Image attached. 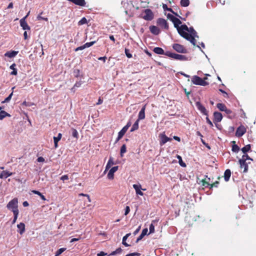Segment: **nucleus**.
Here are the masks:
<instances>
[{"label":"nucleus","instance_id":"ea45409f","mask_svg":"<svg viewBox=\"0 0 256 256\" xmlns=\"http://www.w3.org/2000/svg\"><path fill=\"white\" fill-rule=\"evenodd\" d=\"M126 146L125 144L122 145L120 148L121 156H123V154L126 152Z\"/></svg>","mask_w":256,"mask_h":256},{"label":"nucleus","instance_id":"680f3d73","mask_svg":"<svg viewBox=\"0 0 256 256\" xmlns=\"http://www.w3.org/2000/svg\"><path fill=\"white\" fill-rule=\"evenodd\" d=\"M218 184V182H216L214 183L213 184H210V188H212L213 186H217V185Z\"/></svg>","mask_w":256,"mask_h":256},{"label":"nucleus","instance_id":"c85d7f7f","mask_svg":"<svg viewBox=\"0 0 256 256\" xmlns=\"http://www.w3.org/2000/svg\"><path fill=\"white\" fill-rule=\"evenodd\" d=\"M130 235V233L127 234L126 236H124L122 238V244L126 246H128L129 244H128L126 242V240H127V238Z\"/></svg>","mask_w":256,"mask_h":256},{"label":"nucleus","instance_id":"a19ab883","mask_svg":"<svg viewBox=\"0 0 256 256\" xmlns=\"http://www.w3.org/2000/svg\"><path fill=\"white\" fill-rule=\"evenodd\" d=\"M177 158L179 160V163H180V164L183 166V167H186V164H185L184 162L182 160V157L180 156H177Z\"/></svg>","mask_w":256,"mask_h":256},{"label":"nucleus","instance_id":"20e7f679","mask_svg":"<svg viewBox=\"0 0 256 256\" xmlns=\"http://www.w3.org/2000/svg\"><path fill=\"white\" fill-rule=\"evenodd\" d=\"M166 54L170 58H172L174 59L180 60H186V57L182 54L172 53L170 52H167Z\"/></svg>","mask_w":256,"mask_h":256},{"label":"nucleus","instance_id":"4468645a","mask_svg":"<svg viewBox=\"0 0 256 256\" xmlns=\"http://www.w3.org/2000/svg\"><path fill=\"white\" fill-rule=\"evenodd\" d=\"M214 122H220L222 118V114L219 112H214Z\"/></svg>","mask_w":256,"mask_h":256},{"label":"nucleus","instance_id":"09e8293b","mask_svg":"<svg viewBox=\"0 0 256 256\" xmlns=\"http://www.w3.org/2000/svg\"><path fill=\"white\" fill-rule=\"evenodd\" d=\"M37 19L38 20H44L45 21H48V19L47 18H44L42 16H41L40 15H38V16H37Z\"/></svg>","mask_w":256,"mask_h":256},{"label":"nucleus","instance_id":"2f4dec72","mask_svg":"<svg viewBox=\"0 0 256 256\" xmlns=\"http://www.w3.org/2000/svg\"><path fill=\"white\" fill-rule=\"evenodd\" d=\"M145 118V112L143 110H140L138 114V121L140 120H144Z\"/></svg>","mask_w":256,"mask_h":256},{"label":"nucleus","instance_id":"2eb2a0df","mask_svg":"<svg viewBox=\"0 0 256 256\" xmlns=\"http://www.w3.org/2000/svg\"><path fill=\"white\" fill-rule=\"evenodd\" d=\"M158 24L161 26L162 28H164L166 29L168 28V25L166 20L163 18H159L158 20Z\"/></svg>","mask_w":256,"mask_h":256},{"label":"nucleus","instance_id":"473e14b6","mask_svg":"<svg viewBox=\"0 0 256 256\" xmlns=\"http://www.w3.org/2000/svg\"><path fill=\"white\" fill-rule=\"evenodd\" d=\"M32 192L34 194L38 195V196H40L42 200H46L45 196L44 195H42V194L40 193V192L36 190H32Z\"/></svg>","mask_w":256,"mask_h":256},{"label":"nucleus","instance_id":"37998d69","mask_svg":"<svg viewBox=\"0 0 256 256\" xmlns=\"http://www.w3.org/2000/svg\"><path fill=\"white\" fill-rule=\"evenodd\" d=\"M62 136V134L60 133H59L57 136L54 137V140L58 142L60 140Z\"/></svg>","mask_w":256,"mask_h":256},{"label":"nucleus","instance_id":"7ed1b4c3","mask_svg":"<svg viewBox=\"0 0 256 256\" xmlns=\"http://www.w3.org/2000/svg\"><path fill=\"white\" fill-rule=\"evenodd\" d=\"M192 82L194 84L197 85L205 86L208 84V82L196 76H194L192 78Z\"/></svg>","mask_w":256,"mask_h":256},{"label":"nucleus","instance_id":"f704fd0d","mask_svg":"<svg viewBox=\"0 0 256 256\" xmlns=\"http://www.w3.org/2000/svg\"><path fill=\"white\" fill-rule=\"evenodd\" d=\"M71 132H72V136H74V138H78V134L77 130L76 129L73 128H72Z\"/></svg>","mask_w":256,"mask_h":256},{"label":"nucleus","instance_id":"0e129e2a","mask_svg":"<svg viewBox=\"0 0 256 256\" xmlns=\"http://www.w3.org/2000/svg\"><path fill=\"white\" fill-rule=\"evenodd\" d=\"M98 59L99 60H103L104 62L106 59V56L100 57Z\"/></svg>","mask_w":256,"mask_h":256},{"label":"nucleus","instance_id":"338daca9","mask_svg":"<svg viewBox=\"0 0 256 256\" xmlns=\"http://www.w3.org/2000/svg\"><path fill=\"white\" fill-rule=\"evenodd\" d=\"M174 138L175 140H177V141H178V142H180V137H178V136H174Z\"/></svg>","mask_w":256,"mask_h":256},{"label":"nucleus","instance_id":"6ab92c4d","mask_svg":"<svg viewBox=\"0 0 256 256\" xmlns=\"http://www.w3.org/2000/svg\"><path fill=\"white\" fill-rule=\"evenodd\" d=\"M20 234H22L25 231V225L23 222H20L17 225Z\"/></svg>","mask_w":256,"mask_h":256},{"label":"nucleus","instance_id":"4d7b16f0","mask_svg":"<svg viewBox=\"0 0 256 256\" xmlns=\"http://www.w3.org/2000/svg\"><path fill=\"white\" fill-rule=\"evenodd\" d=\"M206 122L211 126H213V124H212V122L208 118V117H206Z\"/></svg>","mask_w":256,"mask_h":256},{"label":"nucleus","instance_id":"a211bd4d","mask_svg":"<svg viewBox=\"0 0 256 256\" xmlns=\"http://www.w3.org/2000/svg\"><path fill=\"white\" fill-rule=\"evenodd\" d=\"M150 30L152 34L156 35L158 34L160 32L159 28L158 27L154 26H150Z\"/></svg>","mask_w":256,"mask_h":256},{"label":"nucleus","instance_id":"58836bf2","mask_svg":"<svg viewBox=\"0 0 256 256\" xmlns=\"http://www.w3.org/2000/svg\"><path fill=\"white\" fill-rule=\"evenodd\" d=\"M66 250V248H60L56 251L55 256H59L61 254L65 251Z\"/></svg>","mask_w":256,"mask_h":256},{"label":"nucleus","instance_id":"5fc2aeb1","mask_svg":"<svg viewBox=\"0 0 256 256\" xmlns=\"http://www.w3.org/2000/svg\"><path fill=\"white\" fill-rule=\"evenodd\" d=\"M244 161L246 162V160H252L250 158L247 154H246V155H244L242 156V158H244Z\"/></svg>","mask_w":256,"mask_h":256},{"label":"nucleus","instance_id":"69168bd1","mask_svg":"<svg viewBox=\"0 0 256 256\" xmlns=\"http://www.w3.org/2000/svg\"><path fill=\"white\" fill-rule=\"evenodd\" d=\"M136 255H138V253H132V254H126L125 256H136Z\"/></svg>","mask_w":256,"mask_h":256},{"label":"nucleus","instance_id":"052dcab7","mask_svg":"<svg viewBox=\"0 0 256 256\" xmlns=\"http://www.w3.org/2000/svg\"><path fill=\"white\" fill-rule=\"evenodd\" d=\"M44 159L42 157H39L38 158V162H44Z\"/></svg>","mask_w":256,"mask_h":256},{"label":"nucleus","instance_id":"5701e85b","mask_svg":"<svg viewBox=\"0 0 256 256\" xmlns=\"http://www.w3.org/2000/svg\"><path fill=\"white\" fill-rule=\"evenodd\" d=\"M230 176H231L230 170H228V169L226 170L225 171L224 174V180L226 182L228 181L229 180H230Z\"/></svg>","mask_w":256,"mask_h":256},{"label":"nucleus","instance_id":"8fccbe9b","mask_svg":"<svg viewBox=\"0 0 256 256\" xmlns=\"http://www.w3.org/2000/svg\"><path fill=\"white\" fill-rule=\"evenodd\" d=\"M60 179L61 180H62V181H64L66 180H68V175H64L62 176L60 178Z\"/></svg>","mask_w":256,"mask_h":256},{"label":"nucleus","instance_id":"774afa93","mask_svg":"<svg viewBox=\"0 0 256 256\" xmlns=\"http://www.w3.org/2000/svg\"><path fill=\"white\" fill-rule=\"evenodd\" d=\"M29 204L28 202L25 201L23 202V206L25 207L28 206Z\"/></svg>","mask_w":256,"mask_h":256},{"label":"nucleus","instance_id":"6e6d98bb","mask_svg":"<svg viewBox=\"0 0 256 256\" xmlns=\"http://www.w3.org/2000/svg\"><path fill=\"white\" fill-rule=\"evenodd\" d=\"M107 254H108L107 253H106L103 252H100L98 254L97 256H106Z\"/></svg>","mask_w":256,"mask_h":256},{"label":"nucleus","instance_id":"c756f323","mask_svg":"<svg viewBox=\"0 0 256 256\" xmlns=\"http://www.w3.org/2000/svg\"><path fill=\"white\" fill-rule=\"evenodd\" d=\"M138 120H137L133 124L132 128H131L130 132H134L138 128Z\"/></svg>","mask_w":256,"mask_h":256},{"label":"nucleus","instance_id":"6e6552de","mask_svg":"<svg viewBox=\"0 0 256 256\" xmlns=\"http://www.w3.org/2000/svg\"><path fill=\"white\" fill-rule=\"evenodd\" d=\"M133 188L136 190V194L138 195L143 196L144 193L142 192V190H146V189H142L140 184H133Z\"/></svg>","mask_w":256,"mask_h":256},{"label":"nucleus","instance_id":"ddd939ff","mask_svg":"<svg viewBox=\"0 0 256 256\" xmlns=\"http://www.w3.org/2000/svg\"><path fill=\"white\" fill-rule=\"evenodd\" d=\"M20 26L24 30H30V27L28 24L27 22H26V20H24V18H22L20 20Z\"/></svg>","mask_w":256,"mask_h":256},{"label":"nucleus","instance_id":"603ef678","mask_svg":"<svg viewBox=\"0 0 256 256\" xmlns=\"http://www.w3.org/2000/svg\"><path fill=\"white\" fill-rule=\"evenodd\" d=\"M148 230L147 228H144L142 230V235L145 236L147 234H148Z\"/></svg>","mask_w":256,"mask_h":256},{"label":"nucleus","instance_id":"f03ea898","mask_svg":"<svg viewBox=\"0 0 256 256\" xmlns=\"http://www.w3.org/2000/svg\"><path fill=\"white\" fill-rule=\"evenodd\" d=\"M6 208L12 210L13 213L19 212L18 210V200L17 198H14L8 202Z\"/></svg>","mask_w":256,"mask_h":256},{"label":"nucleus","instance_id":"412c9836","mask_svg":"<svg viewBox=\"0 0 256 256\" xmlns=\"http://www.w3.org/2000/svg\"><path fill=\"white\" fill-rule=\"evenodd\" d=\"M12 172H10L8 171H6V170L3 171L0 174V178H6L8 177L12 176Z\"/></svg>","mask_w":256,"mask_h":256},{"label":"nucleus","instance_id":"7c9ffc66","mask_svg":"<svg viewBox=\"0 0 256 256\" xmlns=\"http://www.w3.org/2000/svg\"><path fill=\"white\" fill-rule=\"evenodd\" d=\"M217 108L220 110L224 111L226 110V106L222 103H218L217 104Z\"/></svg>","mask_w":256,"mask_h":256},{"label":"nucleus","instance_id":"de8ad7c7","mask_svg":"<svg viewBox=\"0 0 256 256\" xmlns=\"http://www.w3.org/2000/svg\"><path fill=\"white\" fill-rule=\"evenodd\" d=\"M33 104H32V103H29L26 101L24 102L22 104V106H30Z\"/></svg>","mask_w":256,"mask_h":256},{"label":"nucleus","instance_id":"864d4df0","mask_svg":"<svg viewBox=\"0 0 256 256\" xmlns=\"http://www.w3.org/2000/svg\"><path fill=\"white\" fill-rule=\"evenodd\" d=\"M162 7H163V8H164V10H168V11H170V12H172V8H168L167 7V6H166V4H163Z\"/></svg>","mask_w":256,"mask_h":256},{"label":"nucleus","instance_id":"4c0bfd02","mask_svg":"<svg viewBox=\"0 0 256 256\" xmlns=\"http://www.w3.org/2000/svg\"><path fill=\"white\" fill-rule=\"evenodd\" d=\"M88 23L87 20L85 18H82L78 22V25H83Z\"/></svg>","mask_w":256,"mask_h":256},{"label":"nucleus","instance_id":"bf43d9fd","mask_svg":"<svg viewBox=\"0 0 256 256\" xmlns=\"http://www.w3.org/2000/svg\"><path fill=\"white\" fill-rule=\"evenodd\" d=\"M140 228H141L140 226H139L137 228V229L134 232V235H136L139 232L140 230Z\"/></svg>","mask_w":256,"mask_h":256},{"label":"nucleus","instance_id":"79ce46f5","mask_svg":"<svg viewBox=\"0 0 256 256\" xmlns=\"http://www.w3.org/2000/svg\"><path fill=\"white\" fill-rule=\"evenodd\" d=\"M14 219L12 222V224H14L17 220L19 212H14Z\"/></svg>","mask_w":256,"mask_h":256},{"label":"nucleus","instance_id":"9b49d317","mask_svg":"<svg viewBox=\"0 0 256 256\" xmlns=\"http://www.w3.org/2000/svg\"><path fill=\"white\" fill-rule=\"evenodd\" d=\"M118 170V166H116L112 168L109 171L108 174V179L112 180L114 177V173Z\"/></svg>","mask_w":256,"mask_h":256},{"label":"nucleus","instance_id":"9d476101","mask_svg":"<svg viewBox=\"0 0 256 256\" xmlns=\"http://www.w3.org/2000/svg\"><path fill=\"white\" fill-rule=\"evenodd\" d=\"M246 132V128L243 126H240L236 131V136L238 137L242 136Z\"/></svg>","mask_w":256,"mask_h":256},{"label":"nucleus","instance_id":"423d86ee","mask_svg":"<svg viewBox=\"0 0 256 256\" xmlns=\"http://www.w3.org/2000/svg\"><path fill=\"white\" fill-rule=\"evenodd\" d=\"M159 136L160 138V144L161 146L164 144L172 140V138H168L164 133L160 134Z\"/></svg>","mask_w":256,"mask_h":256},{"label":"nucleus","instance_id":"f8f14e48","mask_svg":"<svg viewBox=\"0 0 256 256\" xmlns=\"http://www.w3.org/2000/svg\"><path fill=\"white\" fill-rule=\"evenodd\" d=\"M94 43H95V42H86L84 44L83 46H79V47L77 48H76L75 51L76 52V51H78V50H84V49L86 48H89V47L92 46Z\"/></svg>","mask_w":256,"mask_h":256},{"label":"nucleus","instance_id":"c9c22d12","mask_svg":"<svg viewBox=\"0 0 256 256\" xmlns=\"http://www.w3.org/2000/svg\"><path fill=\"white\" fill-rule=\"evenodd\" d=\"M190 4L189 0H181L180 4L182 6H188Z\"/></svg>","mask_w":256,"mask_h":256},{"label":"nucleus","instance_id":"f257e3e1","mask_svg":"<svg viewBox=\"0 0 256 256\" xmlns=\"http://www.w3.org/2000/svg\"><path fill=\"white\" fill-rule=\"evenodd\" d=\"M168 18L172 22L179 34L195 46L196 43L195 38H198V36L193 28H188L185 24L180 26L182 24L180 20L172 14H168Z\"/></svg>","mask_w":256,"mask_h":256},{"label":"nucleus","instance_id":"0eeeda50","mask_svg":"<svg viewBox=\"0 0 256 256\" xmlns=\"http://www.w3.org/2000/svg\"><path fill=\"white\" fill-rule=\"evenodd\" d=\"M173 48L176 52L180 53H186V50L184 47L180 44H176L172 46Z\"/></svg>","mask_w":256,"mask_h":256},{"label":"nucleus","instance_id":"3c124183","mask_svg":"<svg viewBox=\"0 0 256 256\" xmlns=\"http://www.w3.org/2000/svg\"><path fill=\"white\" fill-rule=\"evenodd\" d=\"M130 212V208L128 206H126L125 208L124 215L126 216Z\"/></svg>","mask_w":256,"mask_h":256},{"label":"nucleus","instance_id":"1a4fd4ad","mask_svg":"<svg viewBox=\"0 0 256 256\" xmlns=\"http://www.w3.org/2000/svg\"><path fill=\"white\" fill-rule=\"evenodd\" d=\"M240 167L242 169L244 168L243 172H246L248 171V166L246 161H244V157L242 158L239 160Z\"/></svg>","mask_w":256,"mask_h":256},{"label":"nucleus","instance_id":"393cba45","mask_svg":"<svg viewBox=\"0 0 256 256\" xmlns=\"http://www.w3.org/2000/svg\"><path fill=\"white\" fill-rule=\"evenodd\" d=\"M16 66V64H13L10 66V68L12 70V72H10L11 75L16 76L17 74V70Z\"/></svg>","mask_w":256,"mask_h":256},{"label":"nucleus","instance_id":"39448f33","mask_svg":"<svg viewBox=\"0 0 256 256\" xmlns=\"http://www.w3.org/2000/svg\"><path fill=\"white\" fill-rule=\"evenodd\" d=\"M144 15L142 16V18L146 20H150L153 18V13L150 9H146L144 12Z\"/></svg>","mask_w":256,"mask_h":256},{"label":"nucleus","instance_id":"e2e57ef3","mask_svg":"<svg viewBox=\"0 0 256 256\" xmlns=\"http://www.w3.org/2000/svg\"><path fill=\"white\" fill-rule=\"evenodd\" d=\"M131 124L130 122H128L126 126H124V128H126V130H128V128L130 126Z\"/></svg>","mask_w":256,"mask_h":256},{"label":"nucleus","instance_id":"c03bdc74","mask_svg":"<svg viewBox=\"0 0 256 256\" xmlns=\"http://www.w3.org/2000/svg\"><path fill=\"white\" fill-rule=\"evenodd\" d=\"M13 94V92H12L8 97H7L4 101L2 102V103H5L8 102L12 98V96Z\"/></svg>","mask_w":256,"mask_h":256},{"label":"nucleus","instance_id":"72a5a7b5","mask_svg":"<svg viewBox=\"0 0 256 256\" xmlns=\"http://www.w3.org/2000/svg\"><path fill=\"white\" fill-rule=\"evenodd\" d=\"M250 149V145L247 144L244 148H242V151L244 154H246L248 151H249Z\"/></svg>","mask_w":256,"mask_h":256},{"label":"nucleus","instance_id":"a878e982","mask_svg":"<svg viewBox=\"0 0 256 256\" xmlns=\"http://www.w3.org/2000/svg\"><path fill=\"white\" fill-rule=\"evenodd\" d=\"M157 222L156 220H154L152 221V224L150 226V232L149 234H153L154 232V224Z\"/></svg>","mask_w":256,"mask_h":256},{"label":"nucleus","instance_id":"bb28decb","mask_svg":"<svg viewBox=\"0 0 256 256\" xmlns=\"http://www.w3.org/2000/svg\"><path fill=\"white\" fill-rule=\"evenodd\" d=\"M154 52L156 54H164V50H163V49L162 48H159V47H156V48H154Z\"/></svg>","mask_w":256,"mask_h":256},{"label":"nucleus","instance_id":"f3484780","mask_svg":"<svg viewBox=\"0 0 256 256\" xmlns=\"http://www.w3.org/2000/svg\"><path fill=\"white\" fill-rule=\"evenodd\" d=\"M18 54V51H14V50L8 51V52H6V53H5L4 56L10 58H12L15 57Z\"/></svg>","mask_w":256,"mask_h":256},{"label":"nucleus","instance_id":"13d9d810","mask_svg":"<svg viewBox=\"0 0 256 256\" xmlns=\"http://www.w3.org/2000/svg\"><path fill=\"white\" fill-rule=\"evenodd\" d=\"M144 236L142 235V234L141 233L140 236L136 240V242H138L140 240L143 238Z\"/></svg>","mask_w":256,"mask_h":256},{"label":"nucleus","instance_id":"b1692460","mask_svg":"<svg viewBox=\"0 0 256 256\" xmlns=\"http://www.w3.org/2000/svg\"><path fill=\"white\" fill-rule=\"evenodd\" d=\"M210 178H206L204 180H202L201 182L202 183V186L204 187H210Z\"/></svg>","mask_w":256,"mask_h":256},{"label":"nucleus","instance_id":"4be33fe9","mask_svg":"<svg viewBox=\"0 0 256 256\" xmlns=\"http://www.w3.org/2000/svg\"><path fill=\"white\" fill-rule=\"evenodd\" d=\"M127 131V130H126V128H123L122 130L118 132V136L116 139V142H118L120 139L122 138V137L124 136V135L125 134L126 132Z\"/></svg>","mask_w":256,"mask_h":256},{"label":"nucleus","instance_id":"a18cd8bd","mask_svg":"<svg viewBox=\"0 0 256 256\" xmlns=\"http://www.w3.org/2000/svg\"><path fill=\"white\" fill-rule=\"evenodd\" d=\"M125 54L128 58H131L132 57V54L130 53L128 49L125 48Z\"/></svg>","mask_w":256,"mask_h":256},{"label":"nucleus","instance_id":"dca6fc26","mask_svg":"<svg viewBox=\"0 0 256 256\" xmlns=\"http://www.w3.org/2000/svg\"><path fill=\"white\" fill-rule=\"evenodd\" d=\"M196 106L198 110H200L201 112H202L205 115L208 114V112L206 109L200 102H197L196 103Z\"/></svg>","mask_w":256,"mask_h":256},{"label":"nucleus","instance_id":"aec40b11","mask_svg":"<svg viewBox=\"0 0 256 256\" xmlns=\"http://www.w3.org/2000/svg\"><path fill=\"white\" fill-rule=\"evenodd\" d=\"M114 159L112 157H110L109 158V160L106 164V170H104V173L106 172L107 170H108L112 166L114 165Z\"/></svg>","mask_w":256,"mask_h":256},{"label":"nucleus","instance_id":"49530a36","mask_svg":"<svg viewBox=\"0 0 256 256\" xmlns=\"http://www.w3.org/2000/svg\"><path fill=\"white\" fill-rule=\"evenodd\" d=\"M232 150L234 152H238L239 150V148L237 145L234 144L232 147Z\"/></svg>","mask_w":256,"mask_h":256},{"label":"nucleus","instance_id":"e433bc0d","mask_svg":"<svg viewBox=\"0 0 256 256\" xmlns=\"http://www.w3.org/2000/svg\"><path fill=\"white\" fill-rule=\"evenodd\" d=\"M122 252V250L121 248H118L116 250L111 252L109 256H114L118 254H120Z\"/></svg>","mask_w":256,"mask_h":256},{"label":"nucleus","instance_id":"cd10ccee","mask_svg":"<svg viewBox=\"0 0 256 256\" xmlns=\"http://www.w3.org/2000/svg\"><path fill=\"white\" fill-rule=\"evenodd\" d=\"M10 114L4 110H2L0 112V120H2L6 116H10Z\"/></svg>","mask_w":256,"mask_h":256}]
</instances>
